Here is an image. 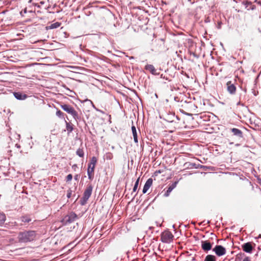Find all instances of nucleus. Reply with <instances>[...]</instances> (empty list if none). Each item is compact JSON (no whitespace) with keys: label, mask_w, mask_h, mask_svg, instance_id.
<instances>
[{"label":"nucleus","mask_w":261,"mask_h":261,"mask_svg":"<svg viewBox=\"0 0 261 261\" xmlns=\"http://www.w3.org/2000/svg\"><path fill=\"white\" fill-rule=\"evenodd\" d=\"M59 23H54V24H51V28H55L57 27H59Z\"/></svg>","instance_id":"obj_27"},{"label":"nucleus","mask_w":261,"mask_h":261,"mask_svg":"<svg viewBox=\"0 0 261 261\" xmlns=\"http://www.w3.org/2000/svg\"><path fill=\"white\" fill-rule=\"evenodd\" d=\"M204 261H216V257L213 255H207L205 257Z\"/></svg>","instance_id":"obj_18"},{"label":"nucleus","mask_w":261,"mask_h":261,"mask_svg":"<svg viewBox=\"0 0 261 261\" xmlns=\"http://www.w3.org/2000/svg\"><path fill=\"white\" fill-rule=\"evenodd\" d=\"M243 251L247 253H251L253 250V246L251 242L245 243L242 245Z\"/></svg>","instance_id":"obj_11"},{"label":"nucleus","mask_w":261,"mask_h":261,"mask_svg":"<svg viewBox=\"0 0 261 261\" xmlns=\"http://www.w3.org/2000/svg\"><path fill=\"white\" fill-rule=\"evenodd\" d=\"M145 69L148 71L150 73L153 75H159L160 72L157 71V69L155 68L154 66L151 64H147L145 66Z\"/></svg>","instance_id":"obj_9"},{"label":"nucleus","mask_w":261,"mask_h":261,"mask_svg":"<svg viewBox=\"0 0 261 261\" xmlns=\"http://www.w3.org/2000/svg\"><path fill=\"white\" fill-rule=\"evenodd\" d=\"M132 130L134 137V140L135 143H138L137 133L136 127L134 125L132 126Z\"/></svg>","instance_id":"obj_15"},{"label":"nucleus","mask_w":261,"mask_h":261,"mask_svg":"<svg viewBox=\"0 0 261 261\" xmlns=\"http://www.w3.org/2000/svg\"><path fill=\"white\" fill-rule=\"evenodd\" d=\"M72 179V175L71 174H68L66 177V182L70 181Z\"/></svg>","instance_id":"obj_24"},{"label":"nucleus","mask_w":261,"mask_h":261,"mask_svg":"<svg viewBox=\"0 0 261 261\" xmlns=\"http://www.w3.org/2000/svg\"><path fill=\"white\" fill-rule=\"evenodd\" d=\"M77 177H78V175H76L74 176L75 179L77 180Z\"/></svg>","instance_id":"obj_30"},{"label":"nucleus","mask_w":261,"mask_h":261,"mask_svg":"<svg viewBox=\"0 0 261 261\" xmlns=\"http://www.w3.org/2000/svg\"><path fill=\"white\" fill-rule=\"evenodd\" d=\"M139 179H140V177H139L137 179V180H136V181L135 182V184L134 185V187L133 188V192H136V190H137V189L138 188V185H139Z\"/></svg>","instance_id":"obj_22"},{"label":"nucleus","mask_w":261,"mask_h":261,"mask_svg":"<svg viewBox=\"0 0 261 261\" xmlns=\"http://www.w3.org/2000/svg\"><path fill=\"white\" fill-rule=\"evenodd\" d=\"M231 132L232 133L233 135H235L239 138L243 137L242 132L238 128H231Z\"/></svg>","instance_id":"obj_13"},{"label":"nucleus","mask_w":261,"mask_h":261,"mask_svg":"<svg viewBox=\"0 0 261 261\" xmlns=\"http://www.w3.org/2000/svg\"><path fill=\"white\" fill-rule=\"evenodd\" d=\"M72 168L74 169V170L75 169V168L77 167V165L76 164H74L72 166Z\"/></svg>","instance_id":"obj_29"},{"label":"nucleus","mask_w":261,"mask_h":261,"mask_svg":"<svg viewBox=\"0 0 261 261\" xmlns=\"http://www.w3.org/2000/svg\"><path fill=\"white\" fill-rule=\"evenodd\" d=\"M21 221L24 223H29L31 221V219L28 216H24L21 218Z\"/></svg>","instance_id":"obj_20"},{"label":"nucleus","mask_w":261,"mask_h":261,"mask_svg":"<svg viewBox=\"0 0 261 261\" xmlns=\"http://www.w3.org/2000/svg\"><path fill=\"white\" fill-rule=\"evenodd\" d=\"M60 106L64 111L70 114L75 120L79 119L78 113L73 107L67 104H62Z\"/></svg>","instance_id":"obj_2"},{"label":"nucleus","mask_w":261,"mask_h":261,"mask_svg":"<svg viewBox=\"0 0 261 261\" xmlns=\"http://www.w3.org/2000/svg\"><path fill=\"white\" fill-rule=\"evenodd\" d=\"M259 183H260V185H261V180H260V181L259 182Z\"/></svg>","instance_id":"obj_32"},{"label":"nucleus","mask_w":261,"mask_h":261,"mask_svg":"<svg viewBox=\"0 0 261 261\" xmlns=\"http://www.w3.org/2000/svg\"><path fill=\"white\" fill-rule=\"evenodd\" d=\"M97 161V158L95 156H93L91 158L90 163L88 165L87 173H88V178L90 180L93 179V178L94 177V169H95Z\"/></svg>","instance_id":"obj_3"},{"label":"nucleus","mask_w":261,"mask_h":261,"mask_svg":"<svg viewBox=\"0 0 261 261\" xmlns=\"http://www.w3.org/2000/svg\"><path fill=\"white\" fill-rule=\"evenodd\" d=\"M64 113L60 110H58L56 112V115L60 118H62L63 117Z\"/></svg>","instance_id":"obj_23"},{"label":"nucleus","mask_w":261,"mask_h":261,"mask_svg":"<svg viewBox=\"0 0 261 261\" xmlns=\"http://www.w3.org/2000/svg\"><path fill=\"white\" fill-rule=\"evenodd\" d=\"M212 245L208 241H201V248L204 251H208L212 249Z\"/></svg>","instance_id":"obj_8"},{"label":"nucleus","mask_w":261,"mask_h":261,"mask_svg":"<svg viewBox=\"0 0 261 261\" xmlns=\"http://www.w3.org/2000/svg\"><path fill=\"white\" fill-rule=\"evenodd\" d=\"M243 261H250V259L249 257H246L243 259Z\"/></svg>","instance_id":"obj_28"},{"label":"nucleus","mask_w":261,"mask_h":261,"mask_svg":"<svg viewBox=\"0 0 261 261\" xmlns=\"http://www.w3.org/2000/svg\"><path fill=\"white\" fill-rule=\"evenodd\" d=\"M76 154L81 158H83L84 155V152L83 149L79 148L76 152Z\"/></svg>","instance_id":"obj_21"},{"label":"nucleus","mask_w":261,"mask_h":261,"mask_svg":"<svg viewBox=\"0 0 261 261\" xmlns=\"http://www.w3.org/2000/svg\"><path fill=\"white\" fill-rule=\"evenodd\" d=\"M166 119L167 121H169V122H172V121H173V120H168V119Z\"/></svg>","instance_id":"obj_31"},{"label":"nucleus","mask_w":261,"mask_h":261,"mask_svg":"<svg viewBox=\"0 0 261 261\" xmlns=\"http://www.w3.org/2000/svg\"><path fill=\"white\" fill-rule=\"evenodd\" d=\"M14 95L16 98L19 100H23L27 97V95L22 94L20 92H15L14 93Z\"/></svg>","instance_id":"obj_14"},{"label":"nucleus","mask_w":261,"mask_h":261,"mask_svg":"<svg viewBox=\"0 0 261 261\" xmlns=\"http://www.w3.org/2000/svg\"><path fill=\"white\" fill-rule=\"evenodd\" d=\"M77 218V216L76 214L73 212H70L63 218L62 222L64 224H67L74 222Z\"/></svg>","instance_id":"obj_6"},{"label":"nucleus","mask_w":261,"mask_h":261,"mask_svg":"<svg viewBox=\"0 0 261 261\" xmlns=\"http://www.w3.org/2000/svg\"><path fill=\"white\" fill-rule=\"evenodd\" d=\"M218 256H222L226 253V249L221 245H216L213 249Z\"/></svg>","instance_id":"obj_7"},{"label":"nucleus","mask_w":261,"mask_h":261,"mask_svg":"<svg viewBox=\"0 0 261 261\" xmlns=\"http://www.w3.org/2000/svg\"><path fill=\"white\" fill-rule=\"evenodd\" d=\"M153 183V179L151 178H149L147 179L146 182H145L143 189V193L145 194L147 193L149 189L151 187V186L152 185Z\"/></svg>","instance_id":"obj_10"},{"label":"nucleus","mask_w":261,"mask_h":261,"mask_svg":"<svg viewBox=\"0 0 261 261\" xmlns=\"http://www.w3.org/2000/svg\"><path fill=\"white\" fill-rule=\"evenodd\" d=\"M6 220V216L3 213L0 212V226L3 225Z\"/></svg>","instance_id":"obj_17"},{"label":"nucleus","mask_w":261,"mask_h":261,"mask_svg":"<svg viewBox=\"0 0 261 261\" xmlns=\"http://www.w3.org/2000/svg\"><path fill=\"white\" fill-rule=\"evenodd\" d=\"M174 236L171 232L166 230L162 232L161 240L163 243L169 244L173 240Z\"/></svg>","instance_id":"obj_5"},{"label":"nucleus","mask_w":261,"mask_h":261,"mask_svg":"<svg viewBox=\"0 0 261 261\" xmlns=\"http://www.w3.org/2000/svg\"><path fill=\"white\" fill-rule=\"evenodd\" d=\"M177 182H175L173 184H172L171 186H169L168 190H167L166 193L165 194V195L166 196H168L170 193L172 191V190L176 187V184Z\"/></svg>","instance_id":"obj_16"},{"label":"nucleus","mask_w":261,"mask_h":261,"mask_svg":"<svg viewBox=\"0 0 261 261\" xmlns=\"http://www.w3.org/2000/svg\"><path fill=\"white\" fill-rule=\"evenodd\" d=\"M93 190V187L91 185H89L85 189L83 197L80 200V203L84 205L86 203L89 197L91 196Z\"/></svg>","instance_id":"obj_4"},{"label":"nucleus","mask_w":261,"mask_h":261,"mask_svg":"<svg viewBox=\"0 0 261 261\" xmlns=\"http://www.w3.org/2000/svg\"><path fill=\"white\" fill-rule=\"evenodd\" d=\"M113 158V154L112 153L109 152L106 155V159L108 160H111Z\"/></svg>","instance_id":"obj_25"},{"label":"nucleus","mask_w":261,"mask_h":261,"mask_svg":"<svg viewBox=\"0 0 261 261\" xmlns=\"http://www.w3.org/2000/svg\"><path fill=\"white\" fill-rule=\"evenodd\" d=\"M36 236V233L35 231H24L19 233L18 239L20 242L27 243L33 241Z\"/></svg>","instance_id":"obj_1"},{"label":"nucleus","mask_w":261,"mask_h":261,"mask_svg":"<svg viewBox=\"0 0 261 261\" xmlns=\"http://www.w3.org/2000/svg\"><path fill=\"white\" fill-rule=\"evenodd\" d=\"M72 194V191L71 189H69L67 191V197L68 198H69L71 197Z\"/></svg>","instance_id":"obj_26"},{"label":"nucleus","mask_w":261,"mask_h":261,"mask_svg":"<svg viewBox=\"0 0 261 261\" xmlns=\"http://www.w3.org/2000/svg\"><path fill=\"white\" fill-rule=\"evenodd\" d=\"M66 122L67 130L68 131V133H70L73 130V124L67 122Z\"/></svg>","instance_id":"obj_19"},{"label":"nucleus","mask_w":261,"mask_h":261,"mask_svg":"<svg viewBox=\"0 0 261 261\" xmlns=\"http://www.w3.org/2000/svg\"><path fill=\"white\" fill-rule=\"evenodd\" d=\"M227 90L231 94H233L236 91V87L231 83V81H229L226 84Z\"/></svg>","instance_id":"obj_12"}]
</instances>
